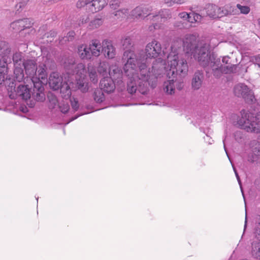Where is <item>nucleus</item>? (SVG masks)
<instances>
[{
  "instance_id": "nucleus-1",
  "label": "nucleus",
  "mask_w": 260,
  "mask_h": 260,
  "mask_svg": "<svg viewBox=\"0 0 260 260\" xmlns=\"http://www.w3.org/2000/svg\"><path fill=\"white\" fill-rule=\"evenodd\" d=\"M181 46L180 39L172 43L171 52L167 56V67H165V60L161 57L155 59L151 68H148L151 60L145 58V56L140 58L139 61L136 58H132L129 56L125 68V74L129 78L127 88L128 92L133 94L138 91L142 94H146L148 86L154 88L157 85L158 78L162 76L165 71L169 78L177 74L185 76L188 72V67L186 60L179 55V51ZM131 55L135 57L133 54Z\"/></svg>"
},
{
  "instance_id": "nucleus-2",
  "label": "nucleus",
  "mask_w": 260,
  "mask_h": 260,
  "mask_svg": "<svg viewBox=\"0 0 260 260\" xmlns=\"http://www.w3.org/2000/svg\"><path fill=\"white\" fill-rule=\"evenodd\" d=\"M184 51L187 54H191L193 58L203 68L209 66L211 59L210 48L206 44H197L195 36L187 35L182 41Z\"/></svg>"
},
{
  "instance_id": "nucleus-3",
  "label": "nucleus",
  "mask_w": 260,
  "mask_h": 260,
  "mask_svg": "<svg viewBox=\"0 0 260 260\" xmlns=\"http://www.w3.org/2000/svg\"><path fill=\"white\" fill-rule=\"evenodd\" d=\"M241 117L238 120V124L247 132L260 133V112L254 115L249 111L243 110L241 111Z\"/></svg>"
},
{
  "instance_id": "nucleus-4",
  "label": "nucleus",
  "mask_w": 260,
  "mask_h": 260,
  "mask_svg": "<svg viewBox=\"0 0 260 260\" xmlns=\"http://www.w3.org/2000/svg\"><path fill=\"white\" fill-rule=\"evenodd\" d=\"M65 68L70 74H76V87L82 92H86L88 90V83L85 80V67L83 63H80L77 64L74 63V61L71 60L69 64L66 63Z\"/></svg>"
},
{
  "instance_id": "nucleus-5",
  "label": "nucleus",
  "mask_w": 260,
  "mask_h": 260,
  "mask_svg": "<svg viewBox=\"0 0 260 260\" xmlns=\"http://www.w3.org/2000/svg\"><path fill=\"white\" fill-rule=\"evenodd\" d=\"M139 54H142L145 56V58L151 60L152 58L157 57H165L166 52L164 49H162L161 43L153 39L146 45L145 48V54L143 53H139Z\"/></svg>"
},
{
  "instance_id": "nucleus-6",
  "label": "nucleus",
  "mask_w": 260,
  "mask_h": 260,
  "mask_svg": "<svg viewBox=\"0 0 260 260\" xmlns=\"http://www.w3.org/2000/svg\"><path fill=\"white\" fill-rule=\"evenodd\" d=\"M121 44L122 46V48L123 50H125V51L123 52V56L122 57V60L124 62H125L123 67L124 72L125 73V68L126 63H127V61L129 60L128 58H129L130 55L133 54L135 56V57L137 58V60L139 61V59L141 58V57L143 56L142 54H136L133 50L134 43L132 39L129 37H126L123 39L121 40ZM132 58V55H131ZM133 58L134 57L133 56Z\"/></svg>"
},
{
  "instance_id": "nucleus-7",
  "label": "nucleus",
  "mask_w": 260,
  "mask_h": 260,
  "mask_svg": "<svg viewBox=\"0 0 260 260\" xmlns=\"http://www.w3.org/2000/svg\"><path fill=\"white\" fill-rule=\"evenodd\" d=\"M44 62L40 64L37 67L36 70V75H34L31 82L32 83H39L43 84V82H47L48 73L47 72V66L50 62L52 64L49 67L50 69H52L54 67L55 64L52 60H50L47 57L43 60Z\"/></svg>"
},
{
  "instance_id": "nucleus-8",
  "label": "nucleus",
  "mask_w": 260,
  "mask_h": 260,
  "mask_svg": "<svg viewBox=\"0 0 260 260\" xmlns=\"http://www.w3.org/2000/svg\"><path fill=\"white\" fill-rule=\"evenodd\" d=\"M234 91L236 96L243 98L248 104H252L256 100L252 90L244 84H238L235 86Z\"/></svg>"
},
{
  "instance_id": "nucleus-9",
  "label": "nucleus",
  "mask_w": 260,
  "mask_h": 260,
  "mask_svg": "<svg viewBox=\"0 0 260 260\" xmlns=\"http://www.w3.org/2000/svg\"><path fill=\"white\" fill-rule=\"evenodd\" d=\"M11 48L7 42L0 40V62L1 64L6 62H11Z\"/></svg>"
},
{
  "instance_id": "nucleus-10",
  "label": "nucleus",
  "mask_w": 260,
  "mask_h": 260,
  "mask_svg": "<svg viewBox=\"0 0 260 260\" xmlns=\"http://www.w3.org/2000/svg\"><path fill=\"white\" fill-rule=\"evenodd\" d=\"M30 90L28 87L27 85H20L18 86L16 91L9 94V97L11 99H15L17 97H20L24 100H27L30 99Z\"/></svg>"
},
{
  "instance_id": "nucleus-11",
  "label": "nucleus",
  "mask_w": 260,
  "mask_h": 260,
  "mask_svg": "<svg viewBox=\"0 0 260 260\" xmlns=\"http://www.w3.org/2000/svg\"><path fill=\"white\" fill-rule=\"evenodd\" d=\"M102 52L106 58L113 59L116 55V49L112 43L107 40H104L102 44Z\"/></svg>"
},
{
  "instance_id": "nucleus-12",
  "label": "nucleus",
  "mask_w": 260,
  "mask_h": 260,
  "mask_svg": "<svg viewBox=\"0 0 260 260\" xmlns=\"http://www.w3.org/2000/svg\"><path fill=\"white\" fill-rule=\"evenodd\" d=\"M22 67H24L26 74L32 81L34 75H36L37 63L35 59H27L23 62Z\"/></svg>"
},
{
  "instance_id": "nucleus-13",
  "label": "nucleus",
  "mask_w": 260,
  "mask_h": 260,
  "mask_svg": "<svg viewBox=\"0 0 260 260\" xmlns=\"http://www.w3.org/2000/svg\"><path fill=\"white\" fill-rule=\"evenodd\" d=\"M32 23L28 18L15 21L11 23L10 27L16 31H21L31 26Z\"/></svg>"
},
{
  "instance_id": "nucleus-14",
  "label": "nucleus",
  "mask_w": 260,
  "mask_h": 260,
  "mask_svg": "<svg viewBox=\"0 0 260 260\" xmlns=\"http://www.w3.org/2000/svg\"><path fill=\"white\" fill-rule=\"evenodd\" d=\"M237 65L231 64L224 66L219 68L212 70V73L216 78H219L222 74H229L236 72Z\"/></svg>"
},
{
  "instance_id": "nucleus-15",
  "label": "nucleus",
  "mask_w": 260,
  "mask_h": 260,
  "mask_svg": "<svg viewBox=\"0 0 260 260\" xmlns=\"http://www.w3.org/2000/svg\"><path fill=\"white\" fill-rule=\"evenodd\" d=\"M34 85L32 98L38 102H43L45 100V95L44 93V87L42 84L39 83H32Z\"/></svg>"
},
{
  "instance_id": "nucleus-16",
  "label": "nucleus",
  "mask_w": 260,
  "mask_h": 260,
  "mask_svg": "<svg viewBox=\"0 0 260 260\" xmlns=\"http://www.w3.org/2000/svg\"><path fill=\"white\" fill-rule=\"evenodd\" d=\"M111 77H104L100 81V88L106 92H113L115 88V85Z\"/></svg>"
},
{
  "instance_id": "nucleus-17",
  "label": "nucleus",
  "mask_w": 260,
  "mask_h": 260,
  "mask_svg": "<svg viewBox=\"0 0 260 260\" xmlns=\"http://www.w3.org/2000/svg\"><path fill=\"white\" fill-rule=\"evenodd\" d=\"M62 79L57 73L53 72L50 74L49 84L50 87L54 90H58L61 87Z\"/></svg>"
},
{
  "instance_id": "nucleus-18",
  "label": "nucleus",
  "mask_w": 260,
  "mask_h": 260,
  "mask_svg": "<svg viewBox=\"0 0 260 260\" xmlns=\"http://www.w3.org/2000/svg\"><path fill=\"white\" fill-rule=\"evenodd\" d=\"M203 79V72L202 71H197L194 73L192 79L191 85L192 88L195 90L199 89L201 87Z\"/></svg>"
},
{
  "instance_id": "nucleus-19",
  "label": "nucleus",
  "mask_w": 260,
  "mask_h": 260,
  "mask_svg": "<svg viewBox=\"0 0 260 260\" xmlns=\"http://www.w3.org/2000/svg\"><path fill=\"white\" fill-rule=\"evenodd\" d=\"M89 48L90 51L91 56H94L98 57L100 55L101 48H102V45L100 41L98 40H93L91 41L89 45Z\"/></svg>"
},
{
  "instance_id": "nucleus-20",
  "label": "nucleus",
  "mask_w": 260,
  "mask_h": 260,
  "mask_svg": "<svg viewBox=\"0 0 260 260\" xmlns=\"http://www.w3.org/2000/svg\"><path fill=\"white\" fill-rule=\"evenodd\" d=\"M90 3L89 9L92 13L102 10L107 5L106 0H92Z\"/></svg>"
},
{
  "instance_id": "nucleus-21",
  "label": "nucleus",
  "mask_w": 260,
  "mask_h": 260,
  "mask_svg": "<svg viewBox=\"0 0 260 260\" xmlns=\"http://www.w3.org/2000/svg\"><path fill=\"white\" fill-rule=\"evenodd\" d=\"M176 81L174 79H170L165 81L162 85L164 92L168 95H172L175 92Z\"/></svg>"
},
{
  "instance_id": "nucleus-22",
  "label": "nucleus",
  "mask_w": 260,
  "mask_h": 260,
  "mask_svg": "<svg viewBox=\"0 0 260 260\" xmlns=\"http://www.w3.org/2000/svg\"><path fill=\"white\" fill-rule=\"evenodd\" d=\"M148 12V9L147 8L143 7H137L132 11L131 15L136 18H143L146 16H150Z\"/></svg>"
},
{
  "instance_id": "nucleus-23",
  "label": "nucleus",
  "mask_w": 260,
  "mask_h": 260,
  "mask_svg": "<svg viewBox=\"0 0 260 260\" xmlns=\"http://www.w3.org/2000/svg\"><path fill=\"white\" fill-rule=\"evenodd\" d=\"M219 10V7L214 4H208L205 7L207 16L214 19L218 18Z\"/></svg>"
},
{
  "instance_id": "nucleus-24",
  "label": "nucleus",
  "mask_w": 260,
  "mask_h": 260,
  "mask_svg": "<svg viewBox=\"0 0 260 260\" xmlns=\"http://www.w3.org/2000/svg\"><path fill=\"white\" fill-rule=\"evenodd\" d=\"M78 53L80 57L82 59L89 60L91 58L89 46L86 45H81L78 47Z\"/></svg>"
},
{
  "instance_id": "nucleus-25",
  "label": "nucleus",
  "mask_w": 260,
  "mask_h": 260,
  "mask_svg": "<svg viewBox=\"0 0 260 260\" xmlns=\"http://www.w3.org/2000/svg\"><path fill=\"white\" fill-rule=\"evenodd\" d=\"M109 74L113 79H118L121 81L122 76V72L116 64L111 65L109 67Z\"/></svg>"
},
{
  "instance_id": "nucleus-26",
  "label": "nucleus",
  "mask_w": 260,
  "mask_h": 260,
  "mask_svg": "<svg viewBox=\"0 0 260 260\" xmlns=\"http://www.w3.org/2000/svg\"><path fill=\"white\" fill-rule=\"evenodd\" d=\"M236 11L233 7L229 5L222 8L219 7V10L218 11L219 13L218 18L229 15H235L236 14Z\"/></svg>"
},
{
  "instance_id": "nucleus-27",
  "label": "nucleus",
  "mask_w": 260,
  "mask_h": 260,
  "mask_svg": "<svg viewBox=\"0 0 260 260\" xmlns=\"http://www.w3.org/2000/svg\"><path fill=\"white\" fill-rule=\"evenodd\" d=\"M70 82L69 84L67 82L64 83L63 84H61L60 89V92L62 93V96L64 98H68L71 96V84Z\"/></svg>"
},
{
  "instance_id": "nucleus-28",
  "label": "nucleus",
  "mask_w": 260,
  "mask_h": 260,
  "mask_svg": "<svg viewBox=\"0 0 260 260\" xmlns=\"http://www.w3.org/2000/svg\"><path fill=\"white\" fill-rule=\"evenodd\" d=\"M12 59L15 67L22 66L23 62L25 60L24 59L22 53L20 52L15 53L13 55Z\"/></svg>"
},
{
  "instance_id": "nucleus-29",
  "label": "nucleus",
  "mask_w": 260,
  "mask_h": 260,
  "mask_svg": "<svg viewBox=\"0 0 260 260\" xmlns=\"http://www.w3.org/2000/svg\"><path fill=\"white\" fill-rule=\"evenodd\" d=\"M22 67V66L15 67L14 70V79L18 82H21L24 79V75Z\"/></svg>"
},
{
  "instance_id": "nucleus-30",
  "label": "nucleus",
  "mask_w": 260,
  "mask_h": 260,
  "mask_svg": "<svg viewBox=\"0 0 260 260\" xmlns=\"http://www.w3.org/2000/svg\"><path fill=\"white\" fill-rule=\"evenodd\" d=\"M251 254L256 258L260 259V241H253L252 243Z\"/></svg>"
},
{
  "instance_id": "nucleus-31",
  "label": "nucleus",
  "mask_w": 260,
  "mask_h": 260,
  "mask_svg": "<svg viewBox=\"0 0 260 260\" xmlns=\"http://www.w3.org/2000/svg\"><path fill=\"white\" fill-rule=\"evenodd\" d=\"M220 62V59L216 58L213 55L211 56V59L210 60L209 66L206 68H208L211 70L214 69L215 68H219L223 67Z\"/></svg>"
},
{
  "instance_id": "nucleus-32",
  "label": "nucleus",
  "mask_w": 260,
  "mask_h": 260,
  "mask_svg": "<svg viewBox=\"0 0 260 260\" xmlns=\"http://www.w3.org/2000/svg\"><path fill=\"white\" fill-rule=\"evenodd\" d=\"M153 17L155 20L161 19V21H164L168 19H170L171 17V15L169 10H164L160 12L159 15L153 16Z\"/></svg>"
},
{
  "instance_id": "nucleus-33",
  "label": "nucleus",
  "mask_w": 260,
  "mask_h": 260,
  "mask_svg": "<svg viewBox=\"0 0 260 260\" xmlns=\"http://www.w3.org/2000/svg\"><path fill=\"white\" fill-rule=\"evenodd\" d=\"M88 71L90 81L94 84L97 83L99 79L95 68L91 66H88Z\"/></svg>"
},
{
  "instance_id": "nucleus-34",
  "label": "nucleus",
  "mask_w": 260,
  "mask_h": 260,
  "mask_svg": "<svg viewBox=\"0 0 260 260\" xmlns=\"http://www.w3.org/2000/svg\"><path fill=\"white\" fill-rule=\"evenodd\" d=\"M11 62H6L2 63L0 62V84L4 81L5 79V75L8 73V65Z\"/></svg>"
},
{
  "instance_id": "nucleus-35",
  "label": "nucleus",
  "mask_w": 260,
  "mask_h": 260,
  "mask_svg": "<svg viewBox=\"0 0 260 260\" xmlns=\"http://www.w3.org/2000/svg\"><path fill=\"white\" fill-rule=\"evenodd\" d=\"M109 68V66L108 62L106 61L100 62L98 67V72L99 74L104 76L107 75Z\"/></svg>"
},
{
  "instance_id": "nucleus-36",
  "label": "nucleus",
  "mask_w": 260,
  "mask_h": 260,
  "mask_svg": "<svg viewBox=\"0 0 260 260\" xmlns=\"http://www.w3.org/2000/svg\"><path fill=\"white\" fill-rule=\"evenodd\" d=\"M93 96L94 101L98 103H101L105 100V96L101 89H96Z\"/></svg>"
},
{
  "instance_id": "nucleus-37",
  "label": "nucleus",
  "mask_w": 260,
  "mask_h": 260,
  "mask_svg": "<svg viewBox=\"0 0 260 260\" xmlns=\"http://www.w3.org/2000/svg\"><path fill=\"white\" fill-rule=\"evenodd\" d=\"M48 99L49 100V108L50 109H54L58 105V102L56 97L52 93L48 94Z\"/></svg>"
},
{
  "instance_id": "nucleus-38",
  "label": "nucleus",
  "mask_w": 260,
  "mask_h": 260,
  "mask_svg": "<svg viewBox=\"0 0 260 260\" xmlns=\"http://www.w3.org/2000/svg\"><path fill=\"white\" fill-rule=\"evenodd\" d=\"M253 155L252 158L249 157L248 161L254 162L257 160L258 158L260 157V144H257L253 149Z\"/></svg>"
},
{
  "instance_id": "nucleus-39",
  "label": "nucleus",
  "mask_w": 260,
  "mask_h": 260,
  "mask_svg": "<svg viewBox=\"0 0 260 260\" xmlns=\"http://www.w3.org/2000/svg\"><path fill=\"white\" fill-rule=\"evenodd\" d=\"M103 21L102 18H95L90 22L88 27L90 29L97 28L102 25Z\"/></svg>"
},
{
  "instance_id": "nucleus-40",
  "label": "nucleus",
  "mask_w": 260,
  "mask_h": 260,
  "mask_svg": "<svg viewBox=\"0 0 260 260\" xmlns=\"http://www.w3.org/2000/svg\"><path fill=\"white\" fill-rule=\"evenodd\" d=\"M128 13V10L127 9H121L114 13V15L118 18H123L127 16Z\"/></svg>"
},
{
  "instance_id": "nucleus-41",
  "label": "nucleus",
  "mask_w": 260,
  "mask_h": 260,
  "mask_svg": "<svg viewBox=\"0 0 260 260\" xmlns=\"http://www.w3.org/2000/svg\"><path fill=\"white\" fill-rule=\"evenodd\" d=\"M29 0H21L18 3H17L15 8L17 11H21L25 8L29 2Z\"/></svg>"
},
{
  "instance_id": "nucleus-42",
  "label": "nucleus",
  "mask_w": 260,
  "mask_h": 260,
  "mask_svg": "<svg viewBox=\"0 0 260 260\" xmlns=\"http://www.w3.org/2000/svg\"><path fill=\"white\" fill-rule=\"evenodd\" d=\"M165 3L168 6H172L174 4H182L185 2L186 0H164Z\"/></svg>"
},
{
  "instance_id": "nucleus-43",
  "label": "nucleus",
  "mask_w": 260,
  "mask_h": 260,
  "mask_svg": "<svg viewBox=\"0 0 260 260\" xmlns=\"http://www.w3.org/2000/svg\"><path fill=\"white\" fill-rule=\"evenodd\" d=\"M237 7L240 10L241 13L247 14L249 13L250 9L248 6H242L240 4H237Z\"/></svg>"
},
{
  "instance_id": "nucleus-44",
  "label": "nucleus",
  "mask_w": 260,
  "mask_h": 260,
  "mask_svg": "<svg viewBox=\"0 0 260 260\" xmlns=\"http://www.w3.org/2000/svg\"><path fill=\"white\" fill-rule=\"evenodd\" d=\"M92 0H78L76 3V6L78 8L81 9L84 6L90 4Z\"/></svg>"
},
{
  "instance_id": "nucleus-45",
  "label": "nucleus",
  "mask_w": 260,
  "mask_h": 260,
  "mask_svg": "<svg viewBox=\"0 0 260 260\" xmlns=\"http://www.w3.org/2000/svg\"><path fill=\"white\" fill-rule=\"evenodd\" d=\"M163 26L161 23H153L152 25L148 27V30L151 32H153L156 29L162 28Z\"/></svg>"
},
{
  "instance_id": "nucleus-46",
  "label": "nucleus",
  "mask_w": 260,
  "mask_h": 260,
  "mask_svg": "<svg viewBox=\"0 0 260 260\" xmlns=\"http://www.w3.org/2000/svg\"><path fill=\"white\" fill-rule=\"evenodd\" d=\"M58 106H59L60 111L62 113H66L67 112H68V111L70 109L69 105L68 103H62L58 105Z\"/></svg>"
},
{
  "instance_id": "nucleus-47",
  "label": "nucleus",
  "mask_w": 260,
  "mask_h": 260,
  "mask_svg": "<svg viewBox=\"0 0 260 260\" xmlns=\"http://www.w3.org/2000/svg\"><path fill=\"white\" fill-rule=\"evenodd\" d=\"M121 3V0H111L110 3V7L112 9L115 10L119 7Z\"/></svg>"
},
{
  "instance_id": "nucleus-48",
  "label": "nucleus",
  "mask_w": 260,
  "mask_h": 260,
  "mask_svg": "<svg viewBox=\"0 0 260 260\" xmlns=\"http://www.w3.org/2000/svg\"><path fill=\"white\" fill-rule=\"evenodd\" d=\"M72 108L74 111H77L79 108L78 101L73 98L70 99Z\"/></svg>"
},
{
  "instance_id": "nucleus-49",
  "label": "nucleus",
  "mask_w": 260,
  "mask_h": 260,
  "mask_svg": "<svg viewBox=\"0 0 260 260\" xmlns=\"http://www.w3.org/2000/svg\"><path fill=\"white\" fill-rule=\"evenodd\" d=\"M251 61L260 68V54L252 57Z\"/></svg>"
},
{
  "instance_id": "nucleus-50",
  "label": "nucleus",
  "mask_w": 260,
  "mask_h": 260,
  "mask_svg": "<svg viewBox=\"0 0 260 260\" xmlns=\"http://www.w3.org/2000/svg\"><path fill=\"white\" fill-rule=\"evenodd\" d=\"M88 19V18L86 16L81 17L78 21V26H80L82 25H83V24L86 23L87 22Z\"/></svg>"
},
{
  "instance_id": "nucleus-51",
  "label": "nucleus",
  "mask_w": 260,
  "mask_h": 260,
  "mask_svg": "<svg viewBox=\"0 0 260 260\" xmlns=\"http://www.w3.org/2000/svg\"><path fill=\"white\" fill-rule=\"evenodd\" d=\"M188 16H189V13H187V12H181L179 14V16L180 17V18L183 19L184 20H187V18H188Z\"/></svg>"
},
{
  "instance_id": "nucleus-52",
  "label": "nucleus",
  "mask_w": 260,
  "mask_h": 260,
  "mask_svg": "<svg viewBox=\"0 0 260 260\" xmlns=\"http://www.w3.org/2000/svg\"><path fill=\"white\" fill-rule=\"evenodd\" d=\"M192 14L193 15L192 17L195 19V22H198L201 20L202 16L200 14L194 13H192Z\"/></svg>"
},
{
  "instance_id": "nucleus-53",
  "label": "nucleus",
  "mask_w": 260,
  "mask_h": 260,
  "mask_svg": "<svg viewBox=\"0 0 260 260\" xmlns=\"http://www.w3.org/2000/svg\"><path fill=\"white\" fill-rule=\"evenodd\" d=\"M233 169H234V172L235 173V175H236V178L238 180V181L239 182V184H240V187H241V191L242 192V194H243V196H244V193H243V190H242V187H241V181H240V177L238 175V174L236 170V169L234 167V166H233Z\"/></svg>"
},
{
  "instance_id": "nucleus-54",
  "label": "nucleus",
  "mask_w": 260,
  "mask_h": 260,
  "mask_svg": "<svg viewBox=\"0 0 260 260\" xmlns=\"http://www.w3.org/2000/svg\"><path fill=\"white\" fill-rule=\"evenodd\" d=\"M230 59V57L229 56H225L223 57L222 61L223 63H224L225 64H228V65L231 66L232 64H230V63L229 62Z\"/></svg>"
},
{
  "instance_id": "nucleus-55",
  "label": "nucleus",
  "mask_w": 260,
  "mask_h": 260,
  "mask_svg": "<svg viewBox=\"0 0 260 260\" xmlns=\"http://www.w3.org/2000/svg\"><path fill=\"white\" fill-rule=\"evenodd\" d=\"M192 16H193L192 13H189L188 18H187V20L189 22L191 23L195 22V19H194L193 17H192Z\"/></svg>"
},
{
  "instance_id": "nucleus-56",
  "label": "nucleus",
  "mask_w": 260,
  "mask_h": 260,
  "mask_svg": "<svg viewBox=\"0 0 260 260\" xmlns=\"http://www.w3.org/2000/svg\"><path fill=\"white\" fill-rule=\"evenodd\" d=\"M56 31L54 30H51L49 32L46 34L47 35V37H49V36H50L52 38H53L56 36Z\"/></svg>"
},
{
  "instance_id": "nucleus-57",
  "label": "nucleus",
  "mask_w": 260,
  "mask_h": 260,
  "mask_svg": "<svg viewBox=\"0 0 260 260\" xmlns=\"http://www.w3.org/2000/svg\"><path fill=\"white\" fill-rule=\"evenodd\" d=\"M44 3H50V4H54L56 2H55V0H43Z\"/></svg>"
},
{
  "instance_id": "nucleus-58",
  "label": "nucleus",
  "mask_w": 260,
  "mask_h": 260,
  "mask_svg": "<svg viewBox=\"0 0 260 260\" xmlns=\"http://www.w3.org/2000/svg\"><path fill=\"white\" fill-rule=\"evenodd\" d=\"M247 213H246L245 215V223H244V230H245L246 226H247Z\"/></svg>"
},
{
  "instance_id": "nucleus-59",
  "label": "nucleus",
  "mask_w": 260,
  "mask_h": 260,
  "mask_svg": "<svg viewBox=\"0 0 260 260\" xmlns=\"http://www.w3.org/2000/svg\"><path fill=\"white\" fill-rule=\"evenodd\" d=\"M74 35H75V32L74 31H71V32H69L68 33L69 37H74Z\"/></svg>"
},
{
  "instance_id": "nucleus-60",
  "label": "nucleus",
  "mask_w": 260,
  "mask_h": 260,
  "mask_svg": "<svg viewBox=\"0 0 260 260\" xmlns=\"http://www.w3.org/2000/svg\"><path fill=\"white\" fill-rule=\"evenodd\" d=\"M79 117V115L76 116H75V117H72V118L71 119V120H70V121H73V120H74L76 119L77 117Z\"/></svg>"
},
{
  "instance_id": "nucleus-61",
  "label": "nucleus",
  "mask_w": 260,
  "mask_h": 260,
  "mask_svg": "<svg viewBox=\"0 0 260 260\" xmlns=\"http://www.w3.org/2000/svg\"><path fill=\"white\" fill-rule=\"evenodd\" d=\"M179 90H181L182 89V86H181V84H180L179 85H178V86L177 87Z\"/></svg>"
},
{
  "instance_id": "nucleus-62",
  "label": "nucleus",
  "mask_w": 260,
  "mask_h": 260,
  "mask_svg": "<svg viewBox=\"0 0 260 260\" xmlns=\"http://www.w3.org/2000/svg\"><path fill=\"white\" fill-rule=\"evenodd\" d=\"M258 223L260 225V216H258V218H257Z\"/></svg>"
},
{
  "instance_id": "nucleus-63",
  "label": "nucleus",
  "mask_w": 260,
  "mask_h": 260,
  "mask_svg": "<svg viewBox=\"0 0 260 260\" xmlns=\"http://www.w3.org/2000/svg\"><path fill=\"white\" fill-rule=\"evenodd\" d=\"M258 24L260 26V19L257 20Z\"/></svg>"
},
{
  "instance_id": "nucleus-64",
  "label": "nucleus",
  "mask_w": 260,
  "mask_h": 260,
  "mask_svg": "<svg viewBox=\"0 0 260 260\" xmlns=\"http://www.w3.org/2000/svg\"><path fill=\"white\" fill-rule=\"evenodd\" d=\"M224 150H225V152H226V154H228V152H227V151H226V148H225V145H224Z\"/></svg>"
}]
</instances>
